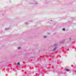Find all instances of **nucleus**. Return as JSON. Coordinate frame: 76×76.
I'll return each mask as SVG.
<instances>
[{"label":"nucleus","mask_w":76,"mask_h":76,"mask_svg":"<svg viewBox=\"0 0 76 76\" xmlns=\"http://www.w3.org/2000/svg\"><path fill=\"white\" fill-rule=\"evenodd\" d=\"M56 48H55L53 49V50H54V51H56Z\"/></svg>","instance_id":"nucleus-2"},{"label":"nucleus","mask_w":76,"mask_h":76,"mask_svg":"<svg viewBox=\"0 0 76 76\" xmlns=\"http://www.w3.org/2000/svg\"><path fill=\"white\" fill-rule=\"evenodd\" d=\"M66 70L67 71V72H69V71H70V70L68 69H66Z\"/></svg>","instance_id":"nucleus-1"},{"label":"nucleus","mask_w":76,"mask_h":76,"mask_svg":"<svg viewBox=\"0 0 76 76\" xmlns=\"http://www.w3.org/2000/svg\"><path fill=\"white\" fill-rule=\"evenodd\" d=\"M17 65H18V66H19V65H20V62H18L17 63Z\"/></svg>","instance_id":"nucleus-3"},{"label":"nucleus","mask_w":76,"mask_h":76,"mask_svg":"<svg viewBox=\"0 0 76 76\" xmlns=\"http://www.w3.org/2000/svg\"><path fill=\"white\" fill-rule=\"evenodd\" d=\"M70 39H71V38H70Z\"/></svg>","instance_id":"nucleus-7"},{"label":"nucleus","mask_w":76,"mask_h":76,"mask_svg":"<svg viewBox=\"0 0 76 76\" xmlns=\"http://www.w3.org/2000/svg\"><path fill=\"white\" fill-rule=\"evenodd\" d=\"M20 48H21L20 47H19L18 48V50H19V49H20Z\"/></svg>","instance_id":"nucleus-4"},{"label":"nucleus","mask_w":76,"mask_h":76,"mask_svg":"<svg viewBox=\"0 0 76 76\" xmlns=\"http://www.w3.org/2000/svg\"><path fill=\"white\" fill-rule=\"evenodd\" d=\"M46 37H47V36H45L44 37L45 38H46Z\"/></svg>","instance_id":"nucleus-6"},{"label":"nucleus","mask_w":76,"mask_h":76,"mask_svg":"<svg viewBox=\"0 0 76 76\" xmlns=\"http://www.w3.org/2000/svg\"><path fill=\"white\" fill-rule=\"evenodd\" d=\"M63 31H65V29L64 28H63L62 29Z\"/></svg>","instance_id":"nucleus-5"}]
</instances>
